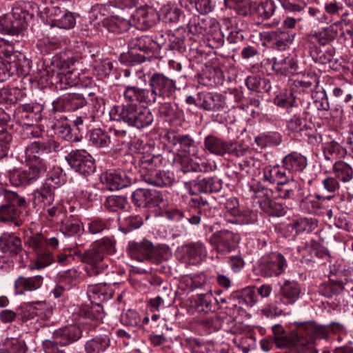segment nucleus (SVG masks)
Instances as JSON below:
<instances>
[{"label": "nucleus", "instance_id": "38", "mask_svg": "<svg viewBox=\"0 0 353 353\" xmlns=\"http://www.w3.org/2000/svg\"><path fill=\"white\" fill-rule=\"evenodd\" d=\"M203 143L205 149L210 154L220 157L226 154L228 141L210 134L205 137Z\"/></svg>", "mask_w": 353, "mask_h": 353}, {"label": "nucleus", "instance_id": "43", "mask_svg": "<svg viewBox=\"0 0 353 353\" xmlns=\"http://www.w3.org/2000/svg\"><path fill=\"white\" fill-rule=\"evenodd\" d=\"M79 73L74 70L63 74L61 77L59 75H52L51 81L57 85V88L61 90L67 89L68 86L73 87L79 83Z\"/></svg>", "mask_w": 353, "mask_h": 353}, {"label": "nucleus", "instance_id": "42", "mask_svg": "<svg viewBox=\"0 0 353 353\" xmlns=\"http://www.w3.org/2000/svg\"><path fill=\"white\" fill-rule=\"evenodd\" d=\"M16 121L23 126L30 125L37 121V114L34 112V107L30 104L19 106L14 111Z\"/></svg>", "mask_w": 353, "mask_h": 353}, {"label": "nucleus", "instance_id": "59", "mask_svg": "<svg viewBox=\"0 0 353 353\" xmlns=\"http://www.w3.org/2000/svg\"><path fill=\"white\" fill-rule=\"evenodd\" d=\"M274 103L279 107L286 109H298L296 97L291 92L276 96L274 99Z\"/></svg>", "mask_w": 353, "mask_h": 353}, {"label": "nucleus", "instance_id": "41", "mask_svg": "<svg viewBox=\"0 0 353 353\" xmlns=\"http://www.w3.org/2000/svg\"><path fill=\"white\" fill-rule=\"evenodd\" d=\"M102 24L109 32L116 34L125 32L130 27V22L128 20L118 16L104 19Z\"/></svg>", "mask_w": 353, "mask_h": 353}, {"label": "nucleus", "instance_id": "16", "mask_svg": "<svg viewBox=\"0 0 353 353\" xmlns=\"http://www.w3.org/2000/svg\"><path fill=\"white\" fill-rule=\"evenodd\" d=\"M132 203L139 208H153L163 201L162 194L156 190L139 188L131 196Z\"/></svg>", "mask_w": 353, "mask_h": 353}, {"label": "nucleus", "instance_id": "39", "mask_svg": "<svg viewBox=\"0 0 353 353\" xmlns=\"http://www.w3.org/2000/svg\"><path fill=\"white\" fill-rule=\"evenodd\" d=\"M162 158L160 156H155L152 154H141L138 157V165L140 172L144 177L145 174L156 170L161 163Z\"/></svg>", "mask_w": 353, "mask_h": 353}, {"label": "nucleus", "instance_id": "28", "mask_svg": "<svg viewBox=\"0 0 353 353\" xmlns=\"http://www.w3.org/2000/svg\"><path fill=\"white\" fill-rule=\"evenodd\" d=\"M301 185L294 179H289V178L283 183H280L273 190L278 196L283 199H296L301 191Z\"/></svg>", "mask_w": 353, "mask_h": 353}, {"label": "nucleus", "instance_id": "29", "mask_svg": "<svg viewBox=\"0 0 353 353\" xmlns=\"http://www.w3.org/2000/svg\"><path fill=\"white\" fill-rule=\"evenodd\" d=\"M340 25V21L334 22L330 26L323 28L319 31L311 32L309 35V38L311 40H314L321 45H327L336 38Z\"/></svg>", "mask_w": 353, "mask_h": 353}, {"label": "nucleus", "instance_id": "11", "mask_svg": "<svg viewBox=\"0 0 353 353\" xmlns=\"http://www.w3.org/2000/svg\"><path fill=\"white\" fill-rule=\"evenodd\" d=\"M287 267L285 257L279 252L263 256L259 264V272L265 277L276 276L282 274Z\"/></svg>", "mask_w": 353, "mask_h": 353}, {"label": "nucleus", "instance_id": "20", "mask_svg": "<svg viewBox=\"0 0 353 353\" xmlns=\"http://www.w3.org/2000/svg\"><path fill=\"white\" fill-rule=\"evenodd\" d=\"M101 181L111 191L118 190L131 184V179L122 170H108L101 175Z\"/></svg>", "mask_w": 353, "mask_h": 353}, {"label": "nucleus", "instance_id": "50", "mask_svg": "<svg viewBox=\"0 0 353 353\" xmlns=\"http://www.w3.org/2000/svg\"><path fill=\"white\" fill-rule=\"evenodd\" d=\"M110 133L101 128L92 130L90 133V141L96 147L104 148L110 145Z\"/></svg>", "mask_w": 353, "mask_h": 353}, {"label": "nucleus", "instance_id": "9", "mask_svg": "<svg viewBox=\"0 0 353 353\" xmlns=\"http://www.w3.org/2000/svg\"><path fill=\"white\" fill-rule=\"evenodd\" d=\"M157 50V43L147 35L132 38L128 42V56L135 63L143 62L147 54Z\"/></svg>", "mask_w": 353, "mask_h": 353}, {"label": "nucleus", "instance_id": "45", "mask_svg": "<svg viewBox=\"0 0 353 353\" xmlns=\"http://www.w3.org/2000/svg\"><path fill=\"white\" fill-rule=\"evenodd\" d=\"M322 200L323 198L319 194H310L302 199L300 207L306 213H316L321 208Z\"/></svg>", "mask_w": 353, "mask_h": 353}, {"label": "nucleus", "instance_id": "60", "mask_svg": "<svg viewBox=\"0 0 353 353\" xmlns=\"http://www.w3.org/2000/svg\"><path fill=\"white\" fill-rule=\"evenodd\" d=\"M343 149L335 141L328 142L324 144L323 152L324 157L327 161H334L336 159Z\"/></svg>", "mask_w": 353, "mask_h": 353}, {"label": "nucleus", "instance_id": "51", "mask_svg": "<svg viewBox=\"0 0 353 353\" xmlns=\"http://www.w3.org/2000/svg\"><path fill=\"white\" fill-rule=\"evenodd\" d=\"M110 145L116 149H119L122 145H127L130 141V137L125 130L110 128Z\"/></svg>", "mask_w": 353, "mask_h": 353}, {"label": "nucleus", "instance_id": "25", "mask_svg": "<svg viewBox=\"0 0 353 353\" xmlns=\"http://www.w3.org/2000/svg\"><path fill=\"white\" fill-rule=\"evenodd\" d=\"M181 250L185 262L191 265L200 263L207 255L206 247L201 241L185 245Z\"/></svg>", "mask_w": 353, "mask_h": 353}, {"label": "nucleus", "instance_id": "53", "mask_svg": "<svg viewBox=\"0 0 353 353\" xmlns=\"http://www.w3.org/2000/svg\"><path fill=\"white\" fill-rule=\"evenodd\" d=\"M276 6L273 1L265 0L256 6L254 12L262 20L270 19L274 14Z\"/></svg>", "mask_w": 353, "mask_h": 353}, {"label": "nucleus", "instance_id": "12", "mask_svg": "<svg viewBox=\"0 0 353 353\" xmlns=\"http://www.w3.org/2000/svg\"><path fill=\"white\" fill-rule=\"evenodd\" d=\"M65 159L70 167L81 174L89 175L95 170L92 157L84 150H72Z\"/></svg>", "mask_w": 353, "mask_h": 353}, {"label": "nucleus", "instance_id": "46", "mask_svg": "<svg viewBox=\"0 0 353 353\" xmlns=\"http://www.w3.org/2000/svg\"><path fill=\"white\" fill-rule=\"evenodd\" d=\"M300 336L298 328L296 332L274 336L273 341L277 347L289 348L294 352Z\"/></svg>", "mask_w": 353, "mask_h": 353}, {"label": "nucleus", "instance_id": "34", "mask_svg": "<svg viewBox=\"0 0 353 353\" xmlns=\"http://www.w3.org/2000/svg\"><path fill=\"white\" fill-rule=\"evenodd\" d=\"M0 249L10 256H15L23 250L21 240L15 236L4 234L0 237Z\"/></svg>", "mask_w": 353, "mask_h": 353}, {"label": "nucleus", "instance_id": "8", "mask_svg": "<svg viewBox=\"0 0 353 353\" xmlns=\"http://www.w3.org/2000/svg\"><path fill=\"white\" fill-rule=\"evenodd\" d=\"M163 140L168 147L176 150V156L194 155L199 149L198 143L189 134L170 131L164 134Z\"/></svg>", "mask_w": 353, "mask_h": 353}, {"label": "nucleus", "instance_id": "47", "mask_svg": "<svg viewBox=\"0 0 353 353\" xmlns=\"http://www.w3.org/2000/svg\"><path fill=\"white\" fill-rule=\"evenodd\" d=\"M110 339L108 336H100L88 341L84 347L86 353H101L110 346Z\"/></svg>", "mask_w": 353, "mask_h": 353}, {"label": "nucleus", "instance_id": "64", "mask_svg": "<svg viewBox=\"0 0 353 353\" xmlns=\"http://www.w3.org/2000/svg\"><path fill=\"white\" fill-rule=\"evenodd\" d=\"M75 23L76 19L73 14L65 10L54 26L60 28L70 29L74 26Z\"/></svg>", "mask_w": 353, "mask_h": 353}, {"label": "nucleus", "instance_id": "10", "mask_svg": "<svg viewBox=\"0 0 353 353\" xmlns=\"http://www.w3.org/2000/svg\"><path fill=\"white\" fill-rule=\"evenodd\" d=\"M256 196L260 208L265 213L279 216L284 214L285 207L273 199L276 198L274 191L266 186H259L256 191Z\"/></svg>", "mask_w": 353, "mask_h": 353}, {"label": "nucleus", "instance_id": "58", "mask_svg": "<svg viewBox=\"0 0 353 353\" xmlns=\"http://www.w3.org/2000/svg\"><path fill=\"white\" fill-rule=\"evenodd\" d=\"M175 160L177 163L181 165V168L183 172H194V170H199V165L194 161V157H192L188 154L185 155L181 154L176 156ZM201 168H203L201 166Z\"/></svg>", "mask_w": 353, "mask_h": 353}, {"label": "nucleus", "instance_id": "7", "mask_svg": "<svg viewBox=\"0 0 353 353\" xmlns=\"http://www.w3.org/2000/svg\"><path fill=\"white\" fill-rule=\"evenodd\" d=\"M301 290L300 285L294 281H285L280 285L278 293L275 295L274 303L275 306L271 308V311L275 315H281L284 313L287 307L294 305L300 297Z\"/></svg>", "mask_w": 353, "mask_h": 353}, {"label": "nucleus", "instance_id": "24", "mask_svg": "<svg viewBox=\"0 0 353 353\" xmlns=\"http://www.w3.org/2000/svg\"><path fill=\"white\" fill-rule=\"evenodd\" d=\"M41 172L37 168L30 166L28 170H14L8 173L9 180L14 186L30 185L36 181L40 176Z\"/></svg>", "mask_w": 353, "mask_h": 353}, {"label": "nucleus", "instance_id": "6", "mask_svg": "<svg viewBox=\"0 0 353 353\" xmlns=\"http://www.w3.org/2000/svg\"><path fill=\"white\" fill-rule=\"evenodd\" d=\"M115 242L109 237L103 238L94 243L83 254V261L88 264L86 272L90 276L101 274L108 265L104 263L105 256L114 252Z\"/></svg>", "mask_w": 353, "mask_h": 353}, {"label": "nucleus", "instance_id": "23", "mask_svg": "<svg viewBox=\"0 0 353 353\" xmlns=\"http://www.w3.org/2000/svg\"><path fill=\"white\" fill-rule=\"evenodd\" d=\"M127 251L132 259L141 262L152 260L154 250L150 241L143 240L141 242H129Z\"/></svg>", "mask_w": 353, "mask_h": 353}, {"label": "nucleus", "instance_id": "55", "mask_svg": "<svg viewBox=\"0 0 353 353\" xmlns=\"http://www.w3.org/2000/svg\"><path fill=\"white\" fill-rule=\"evenodd\" d=\"M255 142L261 148L277 145L281 142V136L279 132H268L256 137Z\"/></svg>", "mask_w": 353, "mask_h": 353}, {"label": "nucleus", "instance_id": "30", "mask_svg": "<svg viewBox=\"0 0 353 353\" xmlns=\"http://www.w3.org/2000/svg\"><path fill=\"white\" fill-rule=\"evenodd\" d=\"M157 15L154 12L141 7L134 11L132 14V19L133 23L139 28L145 29L150 28L155 24Z\"/></svg>", "mask_w": 353, "mask_h": 353}, {"label": "nucleus", "instance_id": "63", "mask_svg": "<svg viewBox=\"0 0 353 353\" xmlns=\"http://www.w3.org/2000/svg\"><path fill=\"white\" fill-rule=\"evenodd\" d=\"M249 152V148L234 141H228L226 154L241 157L246 155Z\"/></svg>", "mask_w": 353, "mask_h": 353}, {"label": "nucleus", "instance_id": "15", "mask_svg": "<svg viewBox=\"0 0 353 353\" xmlns=\"http://www.w3.org/2000/svg\"><path fill=\"white\" fill-rule=\"evenodd\" d=\"M263 45H272L279 49H285L294 40L296 33L292 31L280 29L272 31H264L259 34Z\"/></svg>", "mask_w": 353, "mask_h": 353}, {"label": "nucleus", "instance_id": "1", "mask_svg": "<svg viewBox=\"0 0 353 353\" xmlns=\"http://www.w3.org/2000/svg\"><path fill=\"white\" fill-rule=\"evenodd\" d=\"M59 243L57 237L30 231V234L24 237L25 248L36 255L30 265V269H43L53 263V251L57 249Z\"/></svg>", "mask_w": 353, "mask_h": 353}, {"label": "nucleus", "instance_id": "61", "mask_svg": "<svg viewBox=\"0 0 353 353\" xmlns=\"http://www.w3.org/2000/svg\"><path fill=\"white\" fill-rule=\"evenodd\" d=\"M296 353H319L313 342L308 338L299 336L294 349Z\"/></svg>", "mask_w": 353, "mask_h": 353}, {"label": "nucleus", "instance_id": "21", "mask_svg": "<svg viewBox=\"0 0 353 353\" xmlns=\"http://www.w3.org/2000/svg\"><path fill=\"white\" fill-rule=\"evenodd\" d=\"M124 104H137L136 102L152 104L155 102V94L150 90L137 86H127L123 92Z\"/></svg>", "mask_w": 353, "mask_h": 353}, {"label": "nucleus", "instance_id": "48", "mask_svg": "<svg viewBox=\"0 0 353 353\" xmlns=\"http://www.w3.org/2000/svg\"><path fill=\"white\" fill-rule=\"evenodd\" d=\"M86 101L83 96L77 93H69L63 99V105L65 110L74 111L83 107Z\"/></svg>", "mask_w": 353, "mask_h": 353}, {"label": "nucleus", "instance_id": "27", "mask_svg": "<svg viewBox=\"0 0 353 353\" xmlns=\"http://www.w3.org/2000/svg\"><path fill=\"white\" fill-rule=\"evenodd\" d=\"M8 64L10 68V72H13V75L21 77L28 75L32 68L30 59L19 51H15L13 55H12L8 61Z\"/></svg>", "mask_w": 353, "mask_h": 353}, {"label": "nucleus", "instance_id": "22", "mask_svg": "<svg viewBox=\"0 0 353 353\" xmlns=\"http://www.w3.org/2000/svg\"><path fill=\"white\" fill-rule=\"evenodd\" d=\"M227 213L236 218L234 222L242 224H252L257 221V215L252 212H241L239 201L236 197L228 199L225 203Z\"/></svg>", "mask_w": 353, "mask_h": 353}, {"label": "nucleus", "instance_id": "26", "mask_svg": "<svg viewBox=\"0 0 353 353\" xmlns=\"http://www.w3.org/2000/svg\"><path fill=\"white\" fill-rule=\"evenodd\" d=\"M53 334L61 347L68 346L81 339L82 331L79 326L70 325L54 331Z\"/></svg>", "mask_w": 353, "mask_h": 353}, {"label": "nucleus", "instance_id": "49", "mask_svg": "<svg viewBox=\"0 0 353 353\" xmlns=\"http://www.w3.org/2000/svg\"><path fill=\"white\" fill-rule=\"evenodd\" d=\"M181 11L172 4L164 5L159 12V17L165 23H176L179 21Z\"/></svg>", "mask_w": 353, "mask_h": 353}, {"label": "nucleus", "instance_id": "37", "mask_svg": "<svg viewBox=\"0 0 353 353\" xmlns=\"http://www.w3.org/2000/svg\"><path fill=\"white\" fill-rule=\"evenodd\" d=\"M282 163L288 174L293 172L302 171L307 165V159L302 154L297 152H291L282 160Z\"/></svg>", "mask_w": 353, "mask_h": 353}, {"label": "nucleus", "instance_id": "3", "mask_svg": "<svg viewBox=\"0 0 353 353\" xmlns=\"http://www.w3.org/2000/svg\"><path fill=\"white\" fill-rule=\"evenodd\" d=\"M112 120L123 122L137 129L149 127L154 121L150 110L138 104H121L114 106L110 111Z\"/></svg>", "mask_w": 353, "mask_h": 353}, {"label": "nucleus", "instance_id": "4", "mask_svg": "<svg viewBox=\"0 0 353 353\" xmlns=\"http://www.w3.org/2000/svg\"><path fill=\"white\" fill-rule=\"evenodd\" d=\"M0 221L15 226L22 225L27 217V203L24 197L8 190L0 192Z\"/></svg>", "mask_w": 353, "mask_h": 353}, {"label": "nucleus", "instance_id": "31", "mask_svg": "<svg viewBox=\"0 0 353 353\" xmlns=\"http://www.w3.org/2000/svg\"><path fill=\"white\" fill-rule=\"evenodd\" d=\"M43 279L40 275L31 277L19 276L14 282L17 294H23L39 289L43 284Z\"/></svg>", "mask_w": 353, "mask_h": 353}, {"label": "nucleus", "instance_id": "57", "mask_svg": "<svg viewBox=\"0 0 353 353\" xmlns=\"http://www.w3.org/2000/svg\"><path fill=\"white\" fill-rule=\"evenodd\" d=\"M295 63L293 59L290 57L276 61L273 63L272 68L277 73L283 75H288L292 73L295 70Z\"/></svg>", "mask_w": 353, "mask_h": 353}, {"label": "nucleus", "instance_id": "18", "mask_svg": "<svg viewBox=\"0 0 353 353\" xmlns=\"http://www.w3.org/2000/svg\"><path fill=\"white\" fill-rule=\"evenodd\" d=\"M43 148L41 142L34 141L28 145L25 150L26 161L30 166L37 168L41 172L47 170L49 164L43 158Z\"/></svg>", "mask_w": 353, "mask_h": 353}, {"label": "nucleus", "instance_id": "5", "mask_svg": "<svg viewBox=\"0 0 353 353\" xmlns=\"http://www.w3.org/2000/svg\"><path fill=\"white\" fill-rule=\"evenodd\" d=\"M87 294L90 303L82 305L80 314L85 319L94 321V325H97L104 317L101 302L111 299L113 290L105 283H97L89 285Z\"/></svg>", "mask_w": 353, "mask_h": 353}, {"label": "nucleus", "instance_id": "2", "mask_svg": "<svg viewBox=\"0 0 353 353\" xmlns=\"http://www.w3.org/2000/svg\"><path fill=\"white\" fill-rule=\"evenodd\" d=\"M39 11V8L32 1H18L11 12L0 18V33L8 35H19L27 27V21L32 19Z\"/></svg>", "mask_w": 353, "mask_h": 353}, {"label": "nucleus", "instance_id": "56", "mask_svg": "<svg viewBox=\"0 0 353 353\" xmlns=\"http://www.w3.org/2000/svg\"><path fill=\"white\" fill-rule=\"evenodd\" d=\"M126 205L127 200L125 197L115 195L108 196L103 203L104 208L110 212L125 209Z\"/></svg>", "mask_w": 353, "mask_h": 353}, {"label": "nucleus", "instance_id": "52", "mask_svg": "<svg viewBox=\"0 0 353 353\" xmlns=\"http://www.w3.org/2000/svg\"><path fill=\"white\" fill-rule=\"evenodd\" d=\"M70 219L66 216L61 222V231L64 235L74 236L78 234L83 230L81 223L77 219H75L71 215Z\"/></svg>", "mask_w": 353, "mask_h": 353}, {"label": "nucleus", "instance_id": "17", "mask_svg": "<svg viewBox=\"0 0 353 353\" xmlns=\"http://www.w3.org/2000/svg\"><path fill=\"white\" fill-rule=\"evenodd\" d=\"M150 86L151 92L155 94V101L157 96L163 98L170 97L176 90L175 83L159 73H155L151 77Z\"/></svg>", "mask_w": 353, "mask_h": 353}, {"label": "nucleus", "instance_id": "54", "mask_svg": "<svg viewBox=\"0 0 353 353\" xmlns=\"http://www.w3.org/2000/svg\"><path fill=\"white\" fill-rule=\"evenodd\" d=\"M335 176L343 182H348L353 177L352 168L343 161H337L333 165Z\"/></svg>", "mask_w": 353, "mask_h": 353}, {"label": "nucleus", "instance_id": "32", "mask_svg": "<svg viewBox=\"0 0 353 353\" xmlns=\"http://www.w3.org/2000/svg\"><path fill=\"white\" fill-rule=\"evenodd\" d=\"M289 178L288 173L283 165L282 167L266 166L263 170V181L270 184L276 183L278 185L280 183H283Z\"/></svg>", "mask_w": 353, "mask_h": 353}, {"label": "nucleus", "instance_id": "19", "mask_svg": "<svg viewBox=\"0 0 353 353\" xmlns=\"http://www.w3.org/2000/svg\"><path fill=\"white\" fill-rule=\"evenodd\" d=\"M196 105L207 111L220 112L226 108V102L221 94L203 92L197 95Z\"/></svg>", "mask_w": 353, "mask_h": 353}, {"label": "nucleus", "instance_id": "33", "mask_svg": "<svg viewBox=\"0 0 353 353\" xmlns=\"http://www.w3.org/2000/svg\"><path fill=\"white\" fill-rule=\"evenodd\" d=\"M299 334L301 336H309L312 341L316 339H325L328 334L326 327L317 325L312 322L301 323L299 327Z\"/></svg>", "mask_w": 353, "mask_h": 353}, {"label": "nucleus", "instance_id": "62", "mask_svg": "<svg viewBox=\"0 0 353 353\" xmlns=\"http://www.w3.org/2000/svg\"><path fill=\"white\" fill-rule=\"evenodd\" d=\"M344 288L343 283L341 281H330L323 285L320 290L322 295L326 297H331L334 294L341 292Z\"/></svg>", "mask_w": 353, "mask_h": 353}, {"label": "nucleus", "instance_id": "44", "mask_svg": "<svg viewBox=\"0 0 353 353\" xmlns=\"http://www.w3.org/2000/svg\"><path fill=\"white\" fill-rule=\"evenodd\" d=\"M25 92L18 88L0 89V103L14 104L23 99Z\"/></svg>", "mask_w": 353, "mask_h": 353}, {"label": "nucleus", "instance_id": "36", "mask_svg": "<svg viewBox=\"0 0 353 353\" xmlns=\"http://www.w3.org/2000/svg\"><path fill=\"white\" fill-rule=\"evenodd\" d=\"M8 120V114L0 108V159L7 156L10 148L11 135L5 130Z\"/></svg>", "mask_w": 353, "mask_h": 353}, {"label": "nucleus", "instance_id": "14", "mask_svg": "<svg viewBox=\"0 0 353 353\" xmlns=\"http://www.w3.org/2000/svg\"><path fill=\"white\" fill-rule=\"evenodd\" d=\"M61 173V170L58 168L56 171V174H50L45 180L42 187L35 192V197L40 201L43 205H50L54 201L55 190L63 181V179H61L62 176Z\"/></svg>", "mask_w": 353, "mask_h": 353}, {"label": "nucleus", "instance_id": "13", "mask_svg": "<svg viewBox=\"0 0 353 353\" xmlns=\"http://www.w3.org/2000/svg\"><path fill=\"white\" fill-rule=\"evenodd\" d=\"M239 241V235L228 230L217 231L210 238V243L221 254H228L235 250Z\"/></svg>", "mask_w": 353, "mask_h": 353}, {"label": "nucleus", "instance_id": "40", "mask_svg": "<svg viewBox=\"0 0 353 353\" xmlns=\"http://www.w3.org/2000/svg\"><path fill=\"white\" fill-rule=\"evenodd\" d=\"M144 181L155 186L164 187L172 183L173 177L170 172L154 170L145 174Z\"/></svg>", "mask_w": 353, "mask_h": 353}, {"label": "nucleus", "instance_id": "35", "mask_svg": "<svg viewBox=\"0 0 353 353\" xmlns=\"http://www.w3.org/2000/svg\"><path fill=\"white\" fill-rule=\"evenodd\" d=\"M193 186L199 192H217L222 188V181L216 177H198L194 181Z\"/></svg>", "mask_w": 353, "mask_h": 353}]
</instances>
